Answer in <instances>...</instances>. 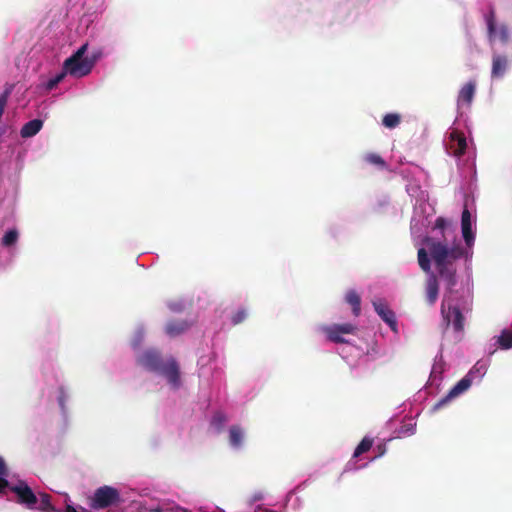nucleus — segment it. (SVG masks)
I'll use <instances>...</instances> for the list:
<instances>
[{"label":"nucleus","instance_id":"1","mask_svg":"<svg viewBox=\"0 0 512 512\" xmlns=\"http://www.w3.org/2000/svg\"><path fill=\"white\" fill-rule=\"evenodd\" d=\"M434 229L441 230L442 237H426L424 243L435 263L439 276L446 282L449 289L456 285V268L453 263L467 253L457 238L454 229L448 220L438 217L435 220Z\"/></svg>","mask_w":512,"mask_h":512},{"label":"nucleus","instance_id":"2","mask_svg":"<svg viewBox=\"0 0 512 512\" xmlns=\"http://www.w3.org/2000/svg\"><path fill=\"white\" fill-rule=\"evenodd\" d=\"M87 49L88 43H85L64 61V67L66 71H69V75L80 78L92 71L95 65V58L84 57Z\"/></svg>","mask_w":512,"mask_h":512},{"label":"nucleus","instance_id":"3","mask_svg":"<svg viewBox=\"0 0 512 512\" xmlns=\"http://www.w3.org/2000/svg\"><path fill=\"white\" fill-rule=\"evenodd\" d=\"M121 502L119 491L111 486H102L95 490L90 506L94 509H105Z\"/></svg>","mask_w":512,"mask_h":512},{"label":"nucleus","instance_id":"4","mask_svg":"<svg viewBox=\"0 0 512 512\" xmlns=\"http://www.w3.org/2000/svg\"><path fill=\"white\" fill-rule=\"evenodd\" d=\"M478 372L476 369H471L460 381H458L448 392V394L440 399L434 406L435 409H439L446 405L453 398L461 395L465 391H467L472 385L474 375Z\"/></svg>","mask_w":512,"mask_h":512},{"label":"nucleus","instance_id":"5","mask_svg":"<svg viewBox=\"0 0 512 512\" xmlns=\"http://www.w3.org/2000/svg\"><path fill=\"white\" fill-rule=\"evenodd\" d=\"M441 313L447 326L452 324L455 331H463L464 316L459 307L452 306L444 299L441 304Z\"/></svg>","mask_w":512,"mask_h":512},{"label":"nucleus","instance_id":"6","mask_svg":"<svg viewBox=\"0 0 512 512\" xmlns=\"http://www.w3.org/2000/svg\"><path fill=\"white\" fill-rule=\"evenodd\" d=\"M356 331L357 326L351 323L332 324L323 327V332L326 334L328 340L334 343H348V341L343 338V335L355 334Z\"/></svg>","mask_w":512,"mask_h":512},{"label":"nucleus","instance_id":"7","mask_svg":"<svg viewBox=\"0 0 512 512\" xmlns=\"http://www.w3.org/2000/svg\"><path fill=\"white\" fill-rule=\"evenodd\" d=\"M9 490L16 494L19 504L25 505L28 508H33L38 502L35 493L23 480H19L16 484L9 486Z\"/></svg>","mask_w":512,"mask_h":512},{"label":"nucleus","instance_id":"8","mask_svg":"<svg viewBox=\"0 0 512 512\" xmlns=\"http://www.w3.org/2000/svg\"><path fill=\"white\" fill-rule=\"evenodd\" d=\"M163 362L160 353L156 350H146L137 358L140 366L152 372H158Z\"/></svg>","mask_w":512,"mask_h":512},{"label":"nucleus","instance_id":"9","mask_svg":"<svg viewBox=\"0 0 512 512\" xmlns=\"http://www.w3.org/2000/svg\"><path fill=\"white\" fill-rule=\"evenodd\" d=\"M158 373L164 375L173 387L178 388L180 386V369L177 361L173 357L163 362Z\"/></svg>","mask_w":512,"mask_h":512},{"label":"nucleus","instance_id":"10","mask_svg":"<svg viewBox=\"0 0 512 512\" xmlns=\"http://www.w3.org/2000/svg\"><path fill=\"white\" fill-rule=\"evenodd\" d=\"M448 149L453 156H462L467 149V141L464 134L453 130L449 136Z\"/></svg>","mask_w":512,"mask_h":512},{"label":"nucleus","instance_id":"11","mask_svg":"<svg viewBox=\"0 0 512 512\" xmlns=\"http://www.w3.org/2000/svg\"><path fill=\"white\" fill-rule=\"evenodd\" d=\"M373 306L381 319L395 330L397 325L395 313L388 307V305L383 300L378 299L373 301Z\"/></svg>","mask_w":512,"mask_h":512},{"label":"nucleus","instance_id":"12","mask_svg":"<svg viewBox=\"0 0 512 512\" xmlns=\"http://www.w3.org/2000/svg\"><path fill=\"white\" fill-rule=\"evenodd\" d=\"M461 228L464 241L468 247L474 242V234L472 232L471 214L467 208H464L461 217Z\"/></svg>","mask_w":512,"mask_h":512},{"label":"nucleus","instance_id":"13","mask_svg":"<svg viewBox=\"0 0 512 512\" xmlns=\"http://www.w3.org/2000/svg\"><path fill=\"white\" fill-rule=\"evenodd\" d=\"M191 326L192 323L187 320H170L165 326V333L174 338L186 332Z\"/></svg>","mask_w":512,"mask_h":512},{"label":"nucleus","instance_id":"14","mask_svg":"<svg viewBox=\"0 0 512 512\" xmlns=\"http://www.w3.org/2000/svg\"><path fill=\"white\" fill-rule=\"evenodd\" d=\"M476 91V83L474 81L467 82L459 91L457 97L458 106H470Z\"/></svg>","mask_w":512,"mask_h":512},{"label":"nucleus","instance_id":"15","mask_svg":"<svg viewBox=\"0 0 512 512\" xmlns=\"http://www.w3.org/2000/svg\"><path fill=\"white\" fill-rule=\"evenodd\" d=\"M508 68V58L505 55L494 54L492 58V78H501Z\"/></svg>","mask_w":512,"mask_h":512},{"label":"nucleus","instance_id":"16","mask_svg":"<svg viewBox=\"0 0 512 512\" xmlns=\"http://www.w3.org/2000/svg\"><path fill=\"white\" fill-rule=\"evenodd\" d=\"M439 294V284L436 275L431 274L426 281V302L432 306Z\"/></svg>","mask_w":512,"mask_h":512},{"label":"nucleus","instance_id":"17","mask_svg":"<svg viewBox=\"0 0 512 512\" xmlns=\"http://www.w3.org/2000/svg\"><path fill=\"white\" fill-rule=\"evenodd\" d=\"M43 121L40 119H33L25 123L21 130L20 135L22 138H30L35 136L42 128Z\"/></svg>","mask_w":512,"mask_h":512},{"label":"nucleus","instance_id":"18","mask_svg":"<svg viewBox=\"0 0 512 512\" xmlns=\"http://www.w3.org/2000/svg\"><path fill=\"white\" fill-rule=\"evenodd\" d=\"M345 300L352 306L354 316H359L361 312V298L355 290H349L346 293Z\"/></svg>","mask_w":512,"mask_h":512},{"label":"nucleus","instance_id":"19","mask_svg":"<svg viewBox=\"0 0 512 512\" xmlns=\"http://www.w3.org/2000/svg\"><path fill=\"white\" fill-rule=\"evenodd\" d=\"M243 441V431L237 426L233 425L229 429V443L234 448H239Z\"/></svg>","mask_w":512,"mask_h":512},{"label":"nucleus","instance_id":"20","mask_svg":"<svg viewBox=\"0 0 512 512\" xmlns=\"http://www.w3.org/2000/svg\"><path fill=\"white\" fill-rule=\"evenodd\" d=\"M363 160L366 163H368L370 165H374L380 169L387 168V164H386L385 160L377 153H366L363 156Z\"/></svg>","mask_w":512,"mask_h":512},{"label":"nucleus","instance_id":"21","mask_svg":"<svg viewBox=\"0 0 512 512\" xmlns=\"http://www.w3.org/2000/svg\"><path fill=\"white\" fill-rule=\"evenodd\" d=\"M39 510L43 512H62L53 506L51 503V496L46 493L40 495Z\"/></svg>","mask_w":512,"mask_h":512},{"label":"nucleus","instance_id":"22","mask_svg":"<svg viewBox=\"0 0 512 512\" xmlns=\"http://www.w3.org/2000/svg\"><path fill=\"white\" fill-rule=\"evenodd\" d=\"M228 421L226 414L222 411H216L211 419V425L216 428L217 431H221Z\"/></svg>","mask_w":512,"mask_h":512},{"label":"nucleus","instance_id":"23","mask_svg":"<svg viewBox=\"0 0 512 512\" xmlns=\"http://www.w3.org/2000/svg\"><path fill=\"white\" fill-rule=\"evenodd\" d=\"M401 122V116L397 113H388L382 119V124L389 129L396 128Z\"/></svg>","mask_w":512,"mask_h":512},{"label":"nucleus","instance_id":"24","mask_svg":"<svg viewBox=\"0 0 512 512\" xmlns=\"http://www.w3.org/2000/svg\"><path fill=\"white\" fill-rule=\"evenodd\" d=\"M417 256H418V263H419L420 268L424 272H429L431 269V263H430V259L428 257L427 250L425 248H420L418 250Z\"/></svg>","mask_w":512,"mask_h":512},{"label":"nucleus","instance_id":"25","mask_svg":"<svg viewBox=\"0 0 512 512\" xmlns=\"http://www.w3.org/2000/svg\"><path fill=\"white\" fill-rule=\"evenodd\" d=\"M372 445H373V439L369 438V437H364L361 440V442L358 444V446L356 447V449L353 453V457L357 458L360 455H362L363 453L368 452L371 449Z\"/></svg>","mask_w":512,"mask_h":512},{"label":"nucleus","instance_id":"26","mask_svg":"<svg viewBox=\"0 0 512 512\" xmlns=\"http://www.w3.org/2000/svg\"><path fill=\"white\" fill-rule=\"evenodd\" d=\"M497 343L502 349H510L512 347V332L503 330L498 337Z\"/></svg>","mask_w":512,"mask_h":512},{"label":"nucleus","instance_id":"27","mask_svg":"<svg viewBox=\"0 0 512 512\" xmlns=\"http://www.w3.org/2000/svg\"><path fill=\"white\" fill-rule=\"evenodd\" d=\"M19 237V233L16 229L8 230L2 238V244L5 247L13 246Z\"/></svg>","mask_w":512,"mask_h":512},{"label":"nucleus","instance_id":"28","mask_svg":"<svg viewBox=\"0 0 512 512\" xmlns=\"http://www.w3.org/2000/svg\"><path fill=\"white\" fill-rule=\"evenodd\" d=\"M67 74H69V71H66L65 67L63 66L62 72H60L53 78L49 79V81L47 82V89H49V90L54 89L64 79V77Z\"/></svg>","mask_w":512,"mask_h":512},{"label":"nucleus","instance_id":"29","mask_svg":"<svg viewBox=\"0 0 512 512\" xmlns=\"http://www.w3.org/2000/svg\"><path fill=\"white\" fill-rule=\"evenodd\" d=\"M486 22L489 36L490 38H492L493 34L496 32L495 13L493 10H491L489 15L487 16Z\"/></svg>","mask_w":512,"mask_h":512},{"label":"nucleus","instance_id":"30","mask_svg":"<svg viewBox=\"0 0 512 512\" xmlns=\"http://www.w3.org/2000/svg\"><path fill=\"white\" fill-rule=\"evenodd\" d=\"M248 316V313L245 309H239L235 312L231 317V322L233 325H238L242 323Z\"/></svg>","mask_w":512,"mask_h":512},{"label":"nucleus","instance_id":"31","mask_svg":"<svg viewBox=\"0 0 512 512\" xmlns=\"http://www.w3.org/2000/svg\"><path fill=\"white\" fill-rule=\"evenodd\" d=\"M11 92H12L11 87L6 88L5 91L2 93V95L0 96V118L2 117V115L4 113V110L7 105L8 98H9Z\"/></svg>","mask_w":512,"mask_h":512},{"label":"nucleus","instance_id":"32","mask_svg":"<svg viewBox=\"0 0 512 512\" xmlns=\"http://www.w3.org/2000/svg\"><path fill=\"white\" fill-rule=\"evenodd\" d=\"M495 36H498L499 39L503 42V43H506L509 39V32H508V29L506 26H501L499 28V30L496 29V32L493 34L492 37H495Z\"/></svg>","mask_w":512,"mask_h":512},{"label":"nucleus","instance_id":"33","mask_svg":"<svg viewBox=\"0 0 512 512\" xmlns=\"http://www.w3.org/2000/svg\"><path fill=\"white\" fill-rule=\"evenodd\" d=\"M12 484H10L8 482V480H6L4 477L0 476V494H2L4 492V490L6 488H9V486H11Z\"/></svg>","mask_w":512,"mask_h":512},{"label":"nucleus","instance_id":"34","mask_svg":"<svg viewBox=\"0 0 512 512\" xmlns=\"http://www.w3.org/2000/svg\"><path fill=\"white\" fill-rule=\"evenodd\" d=\"M8 474V470L5 464V461L2 457H0V476L4 477Z\"/></svg>","mask_w":512,"mask_h":512},{"label":"nucleus","instance_id":"35","mask_svg":"<svg viewBox=\"0 0 512 512\" xmlns=\"http://www.w3.org/2000/svg\"><path fill=\"white\" fill-rule=\"evenodd\" d=\"M65 512H86V511L83 507H80L78 510L73 505L67 504Z\"/></svg>","mask_w":512,"mask_h":512},{"label":"nucleus","instance_id":"36","mask_svg":"<svg viewBox=\"0 0 512 512\" xmlns=\"http://www.w3.org/2000/svg\"><path fill=\"white\" fill-rule=\"evenodd\" d=\"M376 449H377V451H378V454L376 455V457H380V456L384 455V454H385V452H386V446H385V444H379V445H377Z\"/></svg>","mask_w":512,"mask_h":512},{"label":"nucleus","instance_id":"37","mask_svg":"<svg viewBox=\"0 0 512 512\" xmlns=\"http://www.w3.org/2000/svg\"><path fill=\"white\" fill-rule=\"evenodd\" d=\"M101 53L100 52H97V53H93L91 56H88L89 58H95V62L97 61V59L100 57Z\"/></svg>","mask_w":512,"mask_h":512},{"label":"nucleus","instance_id":"38","mask_svg":"<svg viewBox=\"0 0 512 512\" xmlns=\"http://www.w3.org/2000/svg\"><path fill=\"white\" fill-rule=\"evenodd\" d=\"M177 512H191V511L188 509H185V508H178Z\"/></svg>","mask_w":512,"mask_h":512}]
</instances>
